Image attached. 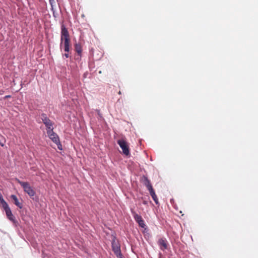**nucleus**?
Masks as SVG:
<instances>
[{
    "mask_svg": "<svg viewBox=\"0 0 258 258\" xmlns=\"http://www.w3.org/2000/svg\"><path fill=\"white\" fill-rule=\"evenodd\" d=\"M17 181L23 188L24 191L30 197H32L35 195V190L28 182H23L18 179H17Z\"/></svg>",
    "mask_w": 258,
    "mask_h": 258,
    "instance_id": "f257e3e1",
    "label": "nucleus"
},
{
    "mask_svg": "<svg viewBox=\"0 0 258 258\" xmlns=\"http://www.w3.org/2000/svg\"><path fill=\"white\" fill-rule=\"evenodd\" d=\"M47 134L50 139L57 145L58 148L59 150H62L59 138L58 135L53 132V130H47Z\"/></svg>",
    "mask_w": 258,
    "mask_h": 258,
    "instance_id": "f03ea898",
    "label": "nucleus"
},
{
    "mask_svg": "<svg viewBox=\"0 0 258 258\" xmlns=\"http://www.w3.org/2000/svg\"><path fill=\"white\" fill-rule=\"evenodd\" d=\"M117 144L122 150V153L126 156L130 155V149L127 142L124 139H120L117 141Z\"/></svg>",
    "mask_w": 258,
    "mask_h": 258,
    "instance_id": "7ed1b4c3",
    "label": "nucleus"
},
{
    "mask_svg": "<svg viewBox=\"0 0 258 258\" xmlns=\"http://www.w3.org/2000/svg\"><path fill=\"white\" fill-rule=\"evenodd\" d=\"M112 248L114 254L117 258H123L121 254L120 246L117 241L113 239L112 241Z\"/></svg>",
    "mask_w": 258,
    "mask_h": 258,
    "instance_id": "20e7f679",
    "label": "nucleus"
},
{
    "mask_svg": "<svg viewBox=\"0 0 258 258\" xmlns=\"http://www.w3.org/2000/svg\"><path fill=\"white\" fill-rule=\"evenodd\" d=\"M41 118L42 122L46 127L47 131L53 130V122L47 117L46 114L44 113L42 114Z\"/></svg>",
    "mask_w": 258,
    "mask_h": 258,
    "instance_id": "39448f33",
    "label": "nucleus"
},
{
    "mask_svg": "<svg viewBox=\"0 0 258 258\" xmlns=\"http://www.w3.org/2000/svg\"><path fill=\"white\" fill-rule=\"evenodd\" d=\"M67 38H70V35L68 29L65 26L62 24L61 26L60 47H61L63 39Z\"/></svg>",
    "mask_w": 258,
    "mask_h": 258,
    "instance_id": "423d86ee",
    "label": "nucleus"
},
{
    "mask_svg": "<svg viewBox=\"0 0 258 258\" xmlns=\"http://www.w3.org/2000/svg\"><path fill=\"white\" fill-rule=\"evenodd\" d=\"M132 213L133 214L135 220L139 224V226L142 228H144V227L145 226V224L141 216L138 215L133 210L132 211Z\"/></svg>",
    "mask_w": 258,
    "mask_h": 258,
    "instance_id": "0eeeda50",
    "label": "nucleus"
},
{
    "mask_svg": "<svg viewBox=\"0 0 258 258\" xmlns=\"http://www.w3.org/2000/svg\"><path fill=\"white\" fill-rule=\"evenodd\" d=\"M158 244L160 247V248L164 251L167 248L168 242L165 238H160L158 241Z\"/></svg>",
    "mask_w": 258,
    "mask_h": 258,
    "instance_id": "6e6552de",
    "label": "nucleus"
},
{
    "mask_svg": "<svg viewBox=\"0 0 258 258\" xmlns=\"http://www.w3.org/2000/svg\"><path fill=\"white\" fill-rule=\"evenodd\" d=\"M64 45V50L68 52L70 51V38L64 39L62 43Z\"/></svg>",
    "mask_w": 258,
    "mask_h": 258,
    "instance_id": "1a4fd4ad",
    "label": "nucleus"
},
{
    "mask_svg": "<svg viewBox=\"0 0 258 258\" xmlns=\"http://www.w3.org/2000/svg\"><path fill=\"white\" fill-rule=\"evenodd\" d=\"M143 182L148 190L152 189L153 188L150 180L147 177L145 176H144L143 177Z\"/></svg>",
    "mask_w": 258,
    "mask_h": 258,
    "instance_id": "9d476101",
    "label": "nucleus"
},
{
    "mask_svg": "<svg viewBox=\"0 0 258 258\" xmlns=\"http://www.w3.org/2000/svg\"><path fill=\"white\" fill-rule=\"evenodd\" d=\"M11 198L14 201V203L19 208H22V204L19 202V200L15 195H11Z\"/></svg>",
    "mask_w": 258,
    "mask_h": 258,
    "instance_id": "9b49d317",
    "label": "nucleus"
},
{
    "mask_svg": "<svg viewBox=\"0 0 258 258\" xmlns=\"http://www.w3.org/2000/svg\"><path fill=\"white\" fill-rule=\"evenodd\" d=\"M7 217L8 218L11 220V221L14 222L15 220V218L13 215L10 208L6 211H5Z\"/></svg>",
    "mask_w": 258,
    "mask_h": 258,
    "instance_id": "f8f14e48",
    "label": "nucleus"
},
{
    "mask_svg": "<svg viewBox=\"0 0 258 258\" xmlns=\"http://www.w3.org/2000/svg\"><path fill=\"white\" fill-rule=\"evenodd\" d=\"M149 191L150 192V195L151 196L152 199H153V200L154 201V202H155L156 205H158L159 204L158 198L155 192L154 189L152 188V189L149 190Z\"/></svg>",
    "mask_w": 258,
    "mask_h": 258,
    "instance_id": "ddd939ff",
    "label": "nucleus"
},
{
    "mask_svg": "<svg viewBox=\"0 0 258 258\" xmlns=\"http://www.w3.org/2000/svg\"><path fill=\"white\" fill-rule=\"evenodd\" d=\"M0 203L2 205V207L5 210V211H6L10 209V207H9L8 204L7 203V202L5 200L1 202Z\"/></svg>",
    "mask_w": 258,
    "mask_h": 258,
    "instance_id": "4468645a",
    "label": "nucleus"
},
{
    "mask_svg": "<svg viewBox=\"0 0 258 258\" xmlns=\"http://www.w3.org/2000/svg\"><path fill=\"white\" fill-rule=\"evenodd\" d=\"M75 49L78 54H80L82 52L81 45L78 44L75 45Z\"/></svg>",
    "mask_w": 258,
    "mask_h": 258,
    "instance_id": "2eb2a0df",
    "label": "nucleus"
},
{
    "mask_svg": "<svg viewBox=\"0 0 258 258\" xmlns=\"http://www.w3.org/2000/svg\"><path fill=\"white\" fill-rule=\"evenodd\" d=\"M50 4L51 5V10L52 11H54V5L53 4H55L54 0H49Z\"/></svg>",
    "mask_w": 258,
    "mask_h": 258,
    "instance_id": "dca6fc26",
    "label": "nucleus"
},
{
    "mask_svg": "<svg viewBox=\"0 0 258 258\" xmlns=\"http://www.w3.org/2000/svg\"><path fill=\"white\" fill-rule=\"evenodd\" d=\"M3 140L4 142H2V140H0V145L2 146H4L5 143V140L4 139H3Z\"/></svg>",
    "mask_w": 258,
    "mask_h": 258,
    "instance_id": "f3484780",
    "label": "nucleus"
},
{
    "mask_svg": "<svg viewBox=\"0 0 258 258\" xmlns=\"http://www.w3.org/2000/svg\"><path fill=\"white\" fill-rule=\"evenodd\" d=\"M64 56H66V57H67V58H68V57H69V56L68 53H66L64 54Z\"/></svg>",
    "mask_w": 258,
    "mask_h": 258,
    "instance_id": "a211bd4d",
    "label": "nucleus"
},
{
    "mask_svg": "<svg viewBox=\"0 0 258 258\" xmlns=\"http://www.w3.org/2000/svg\"><path fill=\"white\" fill-rule=\"evenodd\" d=\"M143 204H145V205H146L147 204V202L146 201H144L143 202Z\"/></svg>",
    "mask_w": 258,
    "mask_h": 258,
    "instance_id": "6ab92c4d",
    "label": "nucleus"
},
{
    "mask_svg": "<svg viewBox=\"0 0 258 258\" xmlns=\"http://www.w3.org/2000/svg\"><path fill=\"white\" fill-rule=\"evenodd\" d=\"M10 97H11L10 95H7V96H5V98H10Z\"/></svg>",
    "mask_w": 258,
    "mask_h": 258,
    "instance_id": "aec40b11",
    "label": "nucleus"
},
{
    "mask_svg": "<svg viewBox=\"0 0 258 258\" xmlns=\"http://www.w3.org/2000/svg\"><path fill=\"white\" fill-rule=\"evenodd\" d=\"M118 94H119V95L121 94V91H119L118 92Z\"/></svg>",
    "mask_w": 258,
    "mask_h": 258,
    "instance_id": "412c9836",
    "label": "nucleus"
}]
</instances>
